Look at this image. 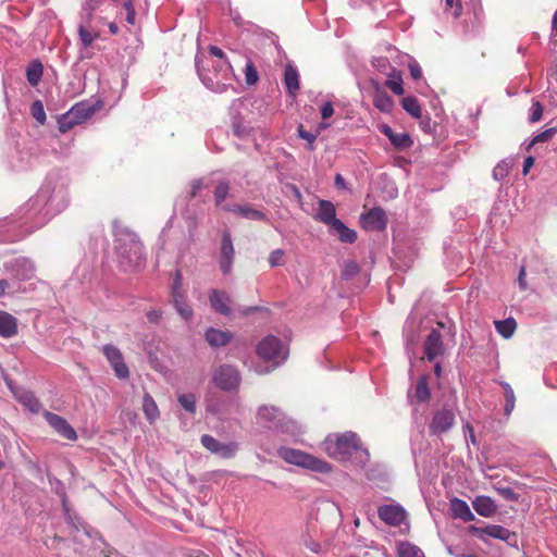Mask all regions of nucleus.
I'll list each match as a JSON object with an SVG mask.
<instances>
[{
  "label": "nucleus",
  "instance_id": "22",
  "mask_svg": "<svg viewBox=\"0 0 557 557\" xmlns=\"http://www.w3.org/2000/svg\"><path fill=\"white\" fill-rule=\"evenodd\" d=\"M317 218L322 223L330 225L331 228L334 226V221H339L336 219V210L334 205L327 200H320Z\"/></svg>",
  "mask_w": 557,
  "mask_h": 557
},
{
  "label": "nucleus",
  "instance_id": "14",
  "mask_svg": "<svg viewBox=\"0 0 557 557\" xmlns=\"http://www.w3.org/2000/svg\"><path fill=\"white\" fill-rule=\"evenodd\" d=\"M423 348L429 361H433L435 358L444 355L445 348L441 332L432 330L425 338Z\"/></svg>",
  "mask_w": 557,
  "mask_h": 557
},
{
  "label": "nucleus",
  "instance_id": "26",
  "mask_svg": "<svg viewBox=\"0 0 557 557\" xmlns=\"http://www.w3.org/2000/svg\"><path fill=\"white\" fill-rule=\"evenodd\" d=\"M143 411L150 423H153L160 416L159 408L149 393L144 395Z\"/></svg>",
  "mask_w": 557,
  "mask_h": 557
},
{
  "label": "nucleus",
  "instance_id": "58",
  "mask_svg": "<svg viewBox=\"0 0 557 557\" xmlns=\"http://www.w3.org/2000/svg\"><path fill=\"white\" fill-rule=\"evenodd\" d=\"M525 268L522 267L520 269V272H519V277H518V282H519V286L522 290H525L527 289V282H525Z\"/></svg>",
  "mask_w": 557,
  "mask_h": 557
},
{
  "label": "nucleus",
  "instance_id": "10",
  "mask_svg": "<svg viewBox=\"0 0 557 557\" xmlns=\"http://www.w3.org/2000/svg\"><path fill=\"white\" fill-rule=\"evenodd\" d=\"M102 352L110 362L117 377L127 379L129 376L128 368L124 362V358L120 349L113 345H104Z\"/></svg>",
  "mask_w": 557,
  "mask_h": 557
},
{
  "label": "nucleus",
  "instance_id": "20",
  "mask_svg": "<svg viewBox=\"0 0 557 557\" xmlns=\"http://www.w3.org/2000/svg\"><path fill=\"white\" fill-rule=\"evenodd\" d=\"M450 511L453 518L461 519L465 522L474 520V515L472 513L467 502L458 497H454L450 500Z\"/></svg>",
  "mask_w": 557,
  "mask_h": 557
},
{
  "label": "nucleus",
  "instance_id": "17",
  "mask_svg": "<svg viewBox=\"0 0 557 557\" xmlns=\"http://www.w3.org/2000/svg\"><path fill=\"white\" fill-rule=\"evenodd\" d=\"M379 129L397 149H407L412 145V140L407 133L396 134L387 124L380 125Z\"/></svg>",
  "mask_w": 557,
  "mask_h": 557
},
{
  "label": "nucleus",
  "instance_id": "39",
  "mask_svg": "<svg viewBox=\"0 0 557 557\" xmlns=\"http://www.w3.org/2000/svg\"><path fill=\"white\" fill-rule=\"evenodd\" d=\"M259 81V74L255 64L249 61L245 66V82L248 86L256 85Z\"/></svg>",
  "mask_w": 557,
  "mask_h": 557
},
{
  "label": "nucleus",
  "instance_id": "35",
  "mask_svg": "<svg viewBox=\"0 0 557 557\" xmlns=\"http://www.w3.org/2000/svg\"><path fill=\"white\" fill-rule=\"evenodd\" d=\"M500 385L504 388V395H505V399H506L504 410H505V414L508 417L511 414L512 410L515 409L516 397H515V393H513V389L510 386V384H508L506 382H502Z\"/></svg>",
  "mask_w": 557,
  "mask_h": 557
},
{
  "label": "nucleus",
  "instance_id": "48",
  "mask_svg": "<svg viewBox=\"0 0 557 557\" xmlns=\"http://www.w3.org/2000/svg\"><path fill=\"white\" fill-rule=\"evenodd\" d=\"M124 10L126 12V22L129 24V25H135V22H136V11H135V8H134V4H133V1L132 0H126L124 2Z\"/></svg>",
  "mask_w": 557,
  "mask_h": 557
},
{
  "label": "nucleus",
  "instance_id": "61",
  "mask_svg": "<svg viewBox=\"0 0 557 557\" xmlns=\"http://www.w3.org/2000/svg\"><path fill=\"white\" fill-rule=\"evenodd\" d=\"M10 284L7 280H0V296L5 295Z\"/></svg>",
  "mask_w": 557,
  "mask_h": 557
},
{
  "label": "nucleus",
  "instance_id": "28",
  "mask_svg": "<svg viewBox=\"0 0 557 557\" xmlns=\"http://www.w3.org/2000/svg\"><path fill=\"white\" fill-rule=\"evenodd\" d=\"M70 112L75 117L76 122L81 124L90 119L94 115L95 110L88 104L77 103L70 110Z\"/></svg>",
  "mask_w": 557,
  "mask_h": 557
},
{
  "label": "nucleus",
  "instance_id": "46",
  "mask_svg": "<svg viewBox=\"0 0 557 557\" xmlns=\"http://www.w3.org/2000/svg\"><path fill=\"white\" fill-rule=\"evenodd\" d=\"M297 132L299 137L307 141V149L312 151L314 149L313 144L317 139V135L306 131L302 124L298 126Z\"/></svg>",
  "mask_w": 557,
  "mask_h": 557
},
{
  "label": "nucleus",
  "instance_id": "42",
  "mask_svg": "<svg viewBox=\"0 0 557 557\" xmlns=\"http://www.w3.org/2000/svg\"><path fill=\"white\" fill-rule=\"evenodd\" d=\"M77 124L78 123L76 122L75 117L69 111L59 120V131L61 133H66Z\"/></svg>",
  "mask_w": 557,
  "mask_h": 557
},
{
  "label": "nucleus",
  "instance_id": "32",
  "mask_svg": "<svg viewBox=\"0 0 557 557\" xmlns=\"http://www.w3.org/2000/svg\"><path fill=\"white\" fill-rule=\"evenodd\" d=\"M401 106L406 112H408L412 117L420 119L422 115V109L417 98L414 97H405L401 100Z\"/></svg>",
  "mask_w": 557,
  "mask_h": 557
},
{
  "label": "nucleus",
  "instance_id": "40",
  "mask_svg": "<svg viewBox=\"0 0 557 557\" xmlns=\"http://www.w3.org/2000/svg\"><path fill=\"white\" fill-rule=\"evenodd\" d=\"M30 113H32L33 117L39 124H45V122H46V112H45L44 104H42V102L40 100H36V101H34L32 103Z\"/></svg>",
  "mask_w": 557,
  "mask_h": 557
},
{
  "label": "nucleus",
  "instance_id": "8",
  "mask_svg": "<svg viewBox=\"0 0 557 557\" xmlns=\"http://www.w3.org/2000/svg\"><path fill=\"white\" fill-rule=\"evenodd\" d=\"M387 222V214L380 207H375L360 215L361 226L367 231H382L386 227Z\"/></svg>",
  "mask_w": 557,
  "mask_h": 557
},
{
  "label": "nucleus",
  "instance_id": "64",
  "mask_svg": "<svg viewBox=\"0 0 557 557\" xmlns=\"http://www.w3.org/2000/svg\"><path fill=\"white\" fill-rule=\"evenodd\" d=\"M434 373L437 377H440L442 375V367L440 363H435L434 366Z\"/></svg>",
  "mask_w": 557,
  "mask_h": 557
},
{
  "label": "nucleus",
  "instance_id": "23",
  "mask_svg": "<svg viewBox=\"0 0 557 557\" xmlns=\"http://www.w3.org/2000/svg\"><path fill=\"white\" fill-rule=\"evenodd\" d=\"M409 400L412 403L416 399L418 403H426L431 398V391L428 383V376L423 375L418 379L413 394H408Z\"/></svg>",
  "mask_w": 557,
  "mask_h": 557
},
{
  "label": "nucleus",
  "instance_id": "3",
  "mask_svg": "<svg viewBox=\"0 0 557 557\" xmlns=\"http://www.w3.org/2000/svg\"><path fill=\"white\" fill-rule=\"evenodd\" d=\"M213 71L199 69L198 73L203 84L214 92H223L227 89V81L232 71L231 63L225 59L212 64Z\"/></svg>",
  "mask_w": 557,
  "mask_h": 557
},
{
  "label": "nucleus",
  "instance_id": "9",
  "mask_svg": "<svg viewBox=\"0 0 557 557\" xmlns=\"http://www.w3.org/2000/svg\"><path fill=\"white\" fill-rule=\"evenodd\" d=\"M380 519L388 525L399 527L407 517V512L399 504L382 505L377 509Z\"/></svg>",
  "mask_w": 557,
  "mask_h": 557
},
{
  "label": "nucleus",
  "instance_id": "27",
  "mask_svg": "<svg viewBox=\"0 0 557 557\" xmlns=\"http://www.w3.org/2000/svg\"><path fill=\"white\" fill-rule=\"evenodd\" d=\"M332 230L338 234L339 240L343 243L352 244L357 239V233L354 230L348 228L341 220L334 221Z\"/></svg>",
  "mask_w": 557,
  "mask_h": 557
},
{
  "label": "nucleus",
  "instance_id": "11",
  "mask_svg": "<svg viewBox=\"0 0 557 557\" xmlns=\"http://www.w3.org/2000/svg\"><path fill=\"white\" fill-rule=\"evenodd\" d=\"M44 417L49 425L63 438L69 441H75L77 438L75 430L63 417L47 410L44 411Z\"/></svg>",
  "mask_w": 557,
  "mask_h": 557
},
{
  "label": "nucleus",
  "instance_id": "29",
  "mask_svg": "<svg viewBox=\"0 0 557 557\" xmlns=\"http://www.w3.org/2000/svg\"><path fill=\"white\" fill-rule=\"evenodd\" d=\"M42 72H44L42 64L37 60L32 61L26 70V77H27L29 85H32L33 87L37 86L41 79Z\"/></svg>",
  "mask_w": 557,
  "mask_h": 557
},
{
  "label": "nucleus",
  "instance_id": "37",
  "mask_svg": "<svg viewBox=\"0 0 557 557\" xmlns=\"http://www.w3.org/2000/svg\"><path fill=\"white\" fill-rule=\"evenodd\" d=\"M22 404L27 407L33 413H38L41 409V404L37 397L32 393H26L21 397Z\"/></svg>",
  "mask_w": 557,
  "mask_h": 557
},
{
  "label": "nucleus",
  "instance_id": "54",
  "mask_svg": "<svg viewBox=\"0 0 557 557\" xmlns=\"http://www.w3.org/2000/svg\"><path fill=\"white\" fill-rule=\"evenodd\" d=\"M408 67L410 75L414 81H419L422 77V70L417 61H411Z\"/></svg>",
  "mask_w": 557,
  "mask_h": 557
},
{
  "label": "nucleus",
  "instance_id": "33",
  "mask_svg": "<svg viewBox=\"0 0 557 557\" xmlns=\"http://www.w3.org/2000/svg\"><path fill=\"white\" fill-rule=\"evenodd\" d=\"M173 304L177 312L185 319L189 320L193 317L191 307L185 301L184 295L172 296Z\"/></svg>",
  "mask_w": 557,
  "mask_h": 557
},
{
  "label": "nucleus",
  "instance_id": "41",
  "mask_svg": "<svg viewBox=\"0 0 557 557\" xmlns=\"http://www.w3.org/2000/svg\"><path fill=\"white\" fill-rule=\"evenodd\" d=\"M78 35H79L82 46L84 48L89 47L94 42V40L98 37V34L91 33L83 25H79V27H78Z\"/></svg>",
  "mask_w": 557,
  "mask_h": 557
},
{
  "label": "nucleus",
  "instance_id": "56",
  "mask_svg": "<svg viewBox=\"0 0 557 557\" xmlns=\"http://www.w3.org/2000/svg\"><path fill=\"white\" fill-rule=\"evenodd\" d=\"M507 173V168L505 163L497 164L493 170V175L496 180H502Z\"/></svg>",
  "mask_w": 557,
  "mask_h": 557
},
{
  "label": "nucleus",
  "instance_id": "62",
  "mask_svg": "<svg viewBox=\"0 0 557 557\" xmlns=\"http://www.w3.org/2000/svg\"><path fill=\"white\" fill-rule=\"evenodd\" d=\"M335 184L338 187H344V178L341 174H337L335 177Z\"/></svg>",
  "mask_w": 557,
  "mask_h": 557
},
{
  "label": "nucleus",
  "instance_id": "43",
  "mask_svg": "<svg viewBox=\"0 0 557 557\" xmlns=\"http://www.w3.org/2000/svg\"><path fill=\"white\" fill-rule=\"evenodd\" d=\"M360 271V268L357 262L349 260L346 261L342 271V276L345 280H350L355 277Z\"/></svg>",
  "mask_w": 557,
  "mask_h": 557
},
{
  "label": "nucleus",
  "instance_id": "44",
  "mask_svg": "<svg viewBox=\"0 0 557 557\" xmlns=\"http://www.w3.org/2000/svg\"><path fill=\"white\" fill-rule=\"evenodd\" d=\"M556 132L557 129L555 127H550L535 135L530 143L528 150L531 149L535 144L548 141L556 134Z\"/></svg>",
  "mask_w": 557,
  "mask_h": 557
},
{
  "label": "nucleus",
  "instance_id": "50",
  "mask_svg": "<svg viewBox=\"0 0 557 557\" xmlns=\"http://www.w3.org/2000/svg\"><path fill=\"white\" fill-rule=\"evenodd\" d=\"M446 9L453 10V15L459 17L462 14L461 0H445Z\"/></svg>",
  "mask_w": 557,
  "mask_h": 557
},
{
  "label": "nucleus",
  "instance_id": "55",
  "mask_svg": "<svg viewBox=\"0 0 557 557\" xmlns=\"http://www.w3.org/2000/svg\"><path fill=\"white\" fill-rule=\"evenodd\" d=\"M334 113V108H333V104L331 102H325L322 107H321V116L323 120H326L329 117H331Z\"/></svg>",
  "mask_w": 557,
  "mask_h": 557
},
{
  "label": "nucleus",
  "instance_id": "25",
  "mask_svg": "<svg viewBox=\"0 0 557 557\" xmlns=\"http://www.w3.org/2000/svg\"><path fill=\"white\" fill-rule=\"evenodd\" d=\"M284 83L287 91L292 96H296L299 90V74L293 65H286L284 71Z\"/></svg>",
  "mask_w": 557,
  "mask_h": 557
},
{
  "label": "nucleus",
  "instance_id": "63",
  "mask_svg": "<svg viewBox=\"0 0 557 557\" xmlns=\"http://www.w3.org/2000/svg\"><path fill=\"white\" fill-rule=\"evenodd\" d=\"M109 30H110V33H111L112 35H116V34L119 33V27H117V25H116V24L111 23V24L109 25Z\"/></svg>",
  "mask_w": 557,
  "mask_h": 557
},
{
  "label": "nucleus",
  "instance_id": "45",
  "mask_svg": "<svg viewBox=\"0 0 557 557\" xmlns=\"http://www.w3.org/2000/svg\"><path fill=\"white\" fill-rule=\"evenodd\" d=\"M284 257L285 251L283 249H275L271 251L268 258L270 267L275 268L283 265L285 262Z\"/></svg>",
  "mask_w": 557,
  "mask_h": 557
},
{
  "label": "nucleus",
  "instance_id": "24",
  "mask_svg": "<svg viewBox=\"0 0 557 557\" xmlns=\"http://www.w3.org/2000/svg\"><path fill=\"white\" fill-rule=\"evenodd\" d=\"M16 333V319L5 311H0V336L8 338L14 336Z\"/></svg>",
  "mask_w": 557,
  "mask_h": 557
},
{
  "label": "nucleus",
  "instance_id": "30",
  "mask_svg": "<svg viewBox=\"0 0 557 557\" xmlns=\"http://www.w3.org/2000/svg\"><path fill=\"white\" fill-rule=\"evenodd\" d=\"M494 325L496 331L505 338L511 337L517 327V323L513 318L495 321Z\"/></svg>",
  "mask_w": 557,
  "mask_h": 557
},
{
  "label": "nucleus",
  "instance_id": "59",
  "mask_svg": "<svg viewBox=\"0 0 557 557\" xmlns=\"http://www.w3.org/2000/svg\"><path fill=\"white\" fill-rule=\"evenodd\" d=\"M209 52H210V54H212V55H214V57H216V58H219L221 60L225 59L224 52L219 47H216V46H210L209 47Z\"/></svg>",
  "mask_w": 557,
  "mask_h": 557
},
{
  "label": "nucleus",
  "instance_id": "57",
  "mask_svg": "<svg viewBox=\"0 0 557 557\" xmlns=\"http://www.w3.org/2000/svg\"><path fill=\"white\" fill-rule=\"evenodd\" d=\"M534 162H535V160L532 156H529L524 159L523 170H522L523 175H527L529 173L531 168L534 165Z\"/></svg>",
  "mask_w": 557,
  "mask_h": 557
},
{
  "label": "nucleus",
  "instance_id": "34",
  "mask_svg": "<svg viewBox=\"0 0 557 557\" xmlns=\"http://www.w3.org/2000/svg\"><path fill=\"white\" fill-rule=\"evenodd\" d=\"M373 102L376 109L385 113L391 112L394 107L392 98L386 92H377Z\"/></svg>",
  "mask_w": 557,
  "mask_h": 557
},
{
  "label": "nucleus",
  "instance_id": "13",
  "mask_svg": "<svg viewBox=\"0 0 557 557\" xmlns=\"http://www.w3.org/2000/svg\"><path fill=\"white\" fill-rule=\"evenodd\" d=\"M470 532L478 536L481 540H484V535L491 536L493 539H498L505 542H509L510 537H512L515 534L511 533L508 529L497 525V524H490L484 528H479L471 525L469 528Z\"/></svg>",
  "mask_w": 557,
  "mask_h": 557
},
{
  "label": "nucleus",
  "instance_id": "38",
  "mask_svg": "<svg viewBox=\"0 0 557 557\" xmlns=\"http://www.w3.org/2000/svg\"><path fill=\"white\" fill-rule=\"evenodd\" d=\"M177 400L189 413L196 412V396L194 394H182L178 396Z\"/></svg>",
  "mask_w": 557,
  "mask_h": 557
},
{
  "label": "nucleus",
  "instance_id": "2",
  "mask_svg": "<svg viewBox=\"0 0 557 557\" xmlns=\"http://www.w3.org/2000/svg\"><path fill=\"white\" fill-rule=\"evenodd\" d=\"M278 456L288 463L296 465L312 471H317L320 473H327L332 470V467L329 462L317 458L312 455H309L302 450L281 447L277 450Z\"/></svg>",
  "mask_w": 557,
  "mask_h": 557
},
{
  "label": "nucleus",
  "instance_id": "4",
  "mask_svg": "<svg viewBox=\"0 0 557 557\" xmlns=\"http://www.w3.org/2000/svg\"><path fill=\"white\" fill-rule=\"evenodd\" d=\"M240 380L238 370L231 364H221L216 367L212 374L214 385L225 392L237 389L240 384Z\"/></svg>",
  "mask_w": 557,
  "mask_h": 557
},
{
  "label": "nucleus",
  "instance_id": "6",
  "mask_svg": "<svg viewBox=\"0 0 557 557\" xmlns=\"http://www.w3.org/2000/svg\"><path fill=\"white\" fill-rule=\"evenodd\" d=\"M455 411L453 408L443 407L436 410L429 425L431 435H441L448 432L455 424Z\"/></svg>",
  "mask_w": 557,
  "mask_h": 557
},
{
  "label": "nucleus",
  "instance_id": "19",
  "mask_svg": "<svg viewBox=\"0 0 557 557\" xmlns=\"http://www.w3.org/2000/svg\"><path fill=\"white\" fill-rule=\"evenodd\" d=\"M258 419L269 426L278 425L283 420V412L274 406H261L258 410Z\"/></svg>",
  "mask_w": 557,
  "mask_h": 557
},
{
  "label": "nucleus",
  "instance_id": "53",
  "mask_svg": "<svg viewBox=\"0 0 557 557\" xmlns=\"http://www.w3.org/2000/svg\"><path fill=\"white\" fill-rule=\"evenodd\" d=\"M497 492L507 500L517 502L519 495L511 487L497 488Z\"/></svg>",
  "mask_w": 557,
  "mask_h": 557
},
{
  "label": "nucleus",
  "instance_id": "5",
  "mask_svg": "<svg viewBox=\"0 0 557 557\" xmlns=\"http://www.w3.org/2000/svg\"><path fill=\"white\" fill-rule=\"evenodd\" d=\"M257 355L264 361H272L274 367L286 358L282 352V342L273 335L264 337L258 344Z\"/></svg>",
  "mask_w": 557,
  "mask_h": 557
},
{
  "label": "nucleus",
  "instance_id": "15",
  "mask_svg": "<svg viewBox=\"0 0 557 557\" xmlns=\"http://www.w3.org/2000/svg\"><path fill=\"white\" fill-rule=\"evenodd\" d=\"M209 301L211 308L222 314L230 315L232 312L233 300L228 294L220 289H212L209 294Z\"/></svg>",
  "mask_w": 557,
  "mask_h": 557
},
{
  "label": "nucleus",
  "instance_id": "52",
  "mask_svg": "<svg viewBox=\"0 0 557 557\" xmlns=\"http://www.w3.org/2000/svg\"><path fill=\"white\" fill-rule=\"evenodd\" d=\"M182 284H183L182 273L180 271H176L174 281H173V286H172V296L183 295Z\"/></svg>",
  "mask_w": 557,
  "mask_h": 557
},
{
  "label": "nucleus",
  "instance_id": "12",
  "mask_svg": "<svg viewBox=\"0 0 557 557\" xmlns=\"http://www.w3.org/2000/svg\"><path fill=\"white\" fill-rule=\"evenodd\" d=\"M235 259V249L228 231H224L221 240L220 268L224 274H230Z\"/></svg>",
  "mask_w": 557,
  "mask_h": 557
},
{
  "label": "nucleus",
  "instance_id": "21",
  "mask_svg": "<svg viewBox=\"0 0 557 557\" xmlns=\"http://www.w3.org/2000/svg\"><path fill=\"white\" fill-rule=\"evenodd\" d=\"M472 506L480 516L486 518L492 517L497 511L494 500L484 495L476 496L472 502Z\"/></svg>",
  "mask_w": 557,
  "mask_h": 557
},
{
  "label": "nucleus",
  "instance_id": "51",
  "mask_svg": "<svg viewBox=\"0 0 557 557\" xmlns=\"http://www.w3.org/2000/svg\"><path fill=\"white\" fill-rule=\"evenodd\" d=\"M302 543L306 547H308L313 553H319V550L321 548L320 543L314 541L308 532L302 535Z\"/></svg>",
  "mask_w": 557,
  "mask_h": 557
},
{
  "label": "nucleus",
  "instance_id": "16",
  "mask_svg": "<svg viewBox=\"0 0 557 557\" xmlns=\"http://www.w3.org/2000/svg\"><path fill=\"white\" fill-rule=\"evenodd\" d=\"M224 211L233 212L235 214H238L242 218L248 219V220H255V221H268L267 215L253 208L250 205H225L222 207Z\"/></svg>",
  "mask_w": 557,
  "mask_h": 557
},
{
  "label": "nucleus",
  "instance_id": "7",
  "mask_svg": "<svg viewBox=\"0 0 557 557\" xmlns=\"http://www.w3.org/2000/svg\"><path fill=\"white\" fill-rule=\"evenodd\" d=\"M201 444L206 449H208L212 454H215L219 457L225 459L234 457L238 449L236 443H221L216 438L208 434L201 436Z\"/></svg>",
  "mask_w": 557,
  "mask_h": 557
},
{
  "label": "nucleus",
  "instance_id": "36",
  "mask_svg": "<svg viewBox=\"0 0 557 557\" xmlns=\"http://www.w3.org/2000/svg\"><path fill=\"white\" fill-rule=\"evenodd\" d=\"M230 191V184L225 181L219 182L214 189L215 205L223 207V201L226 199Z\"/></svg>",
  "mask_w": 557,
  "mask_h": 557
},
{
  "label": "nucleus",
  "instance_id": "31",
  "mask_svg": "<svg viewBox=\"0 0 557 557\" xmlns=\"http://www.w3.org/2000/svg\"><path fill=\"white\" fill-rule=\"evenodd\" d=\"M398 557H425L423 552L409 542H401L397 546Z\"/></svg>",
  "mask_w": 557,
  "mask_h": 557
},
{
  "label": "nucleus",
  "instance_id": "47",
  "mask_svg": "<svg viewBox=\"0 0 557 557\" xmlns=\"http://www.w3.org/2000/svg\"><path fill=\"white\" fill-rule=\"evenodd\" d=\"M543 111H544V109H543V106L541 104V102L534 101L532 103L531 114L529 117L530 122L531 123L539 122L543 116Z\"/></svg>",
  "mask_w": 557,
  "mask_h": 557
},
{
  "label": "nucleus",
  "instance_id": "60",
  "mask_svg": "<svg viewBox=\"0 0 557 557\" xmlns=\"http://www.w3.org/2000/svg\"><path fill=\"white\" fill-rule=\"evenodd\" d=\"M202 187L201 181H195L191 185V191H190V198H195L197 195V191Z\"/></svg>",
  "mask_w": 557,
  "mask_h": 557
},
{
  "label": "nucleus",
  "instance_id": "18",
  "mask_svg": "<svg viewBox=\"0 0 557 557\" xmlns=\"http://www.w3.org/2000/svg\"><path fill=\"white\" fill-rule=\"evenodd\" d=\"M205 338L212 347L226 346L233 338V334L228 331H222L214 327H209L206 331Z\"/></svg>",
  "mask_w": 557,
  "mask_h": 557
},
{
  "label": "nucleus",
  "instance_id": "49",
  "mask_svg": "<svg viewBox=\"0 0 557 557\" xmlns=\"http://www.w3.org/2000/svg\"><path fill=\"white\" fill-rule=\"evenodd\" d=\"M386 86L398 96H401L405 92L403 88V81L400 77H397L396 79H388L386 82Z\"/></svg>",
  "mask_w": 557,
  "mask_h": 557
},
{
  "label": "nucleus",
  "instance_id": "1",
  "mask_svg": "<svg viewBox=\"0 0 557 557\" xmlns=\"http://www.w3.org/2000/svg\"><path fill=\"white\" fill-rule=\"evenodd\" d=\"M324 451L332 458L345 460L359 449V438L352 432L327 436L323 442Z\"/></svg>",
  "mask_w": 557,
  "mask_h": 557
}]
</instances>
